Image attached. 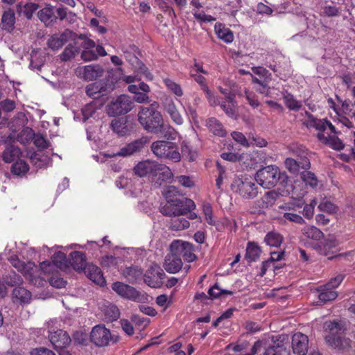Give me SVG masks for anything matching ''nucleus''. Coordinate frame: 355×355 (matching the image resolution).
I'll return each instance as SVG.
<instances>
[{
    "label": "nucleus",
    "mask_w": 355,
    "mask_h": 355,
    "mask_svg": "<svg viewBox=\"0 0 355 355\" xmlns=\"http://www.w3.org/2000/svg\"><path fill=\"white\" fill-rule=\"evenodd\" d=\"M307 119L302 121L307 128H315L318 131L316 137L322 144L336 150H343V142L338 137L340 133L330 121L327 119H318L308 111L304 112Z\"/></svg>",
    "instance_id": "1"
},
{
    "label": "nucleus",
    "mask_w": 355,
    "mask_h": 355,
    "mask_svg": "<svg viewBox=\"0 0 355 355\" xmlns=\"http://www.w3.org/2000/svg\"><path fill=\"white\" fill-rule=\"evenodd\" d=\"M138 121L148 132L162 135L167 139H175L176 131L164 123L162 114L151 104L149 107H141L138 112Z\"/></svg>",
    "instance_id": "2"
},
{
    "label": "nucleus",
    "mask_w": 355,
    "mask_h": 355,
    "mask_svg": "<svg viewBox=\"0 0 355 355\" xmlns=\"http://www.w3.org/2000/svg\"><path fill=\"white\" fill-rule=\"evenodd\" d=\"M255 181L265 189L273 188L279 182L285 186L288 180V177L285 172H282L276 165L264 166L256 173Z\"/></svg>",
    "instance_id": "3"
},
{
    "label": "nucleus",
    "mask_w": 355,
    "mask_h": 355,
    "mask_svg": "<svg viewBox=\"0 0 355 355\" xmlns=\"http://www.w3.org/2000/svg\"><path fill=\"white\" fill-rule=\"evenodd\" d=\"M150 149L159 159L169 160L173 163H178L181 160L178 146L175 142L158 140L151 144Z\"/></svg>",
    "instance_id": "4"
},
{
    "label": "nucleus",
    "mask_w": 355,
    "mask_h": 355,
    "mask_svg": "<svg viewBox=\"0 0 355 355\" xmlns=\"http://www.w3.org/2000/svg\"><path fill=\"white\" fill-rule=\"evenodd\" d=\"M195 207L192 200L180 197L168 200L166 204L161 207L160 211L164 216H179L191 212Z\"/></svg>",
    "instance_id": "5"
},
{
    "label": "nucleus",
    "mask_w": 355,
    "mask_h": 355,
    "mask_svg": "<svg viewBox=\"0 0 355 355\" xmlns=\"http://www.w3.org/2000/svg\"><path fill=\"white\" fill-rule=\"evenodd\" d=\"M231 189L247 199L254 198L258 194L254 180L247 175L236 176L231 184Z\"/></svg>",
    "instance_id": "6"
},
{
    "label": "nucleus",
    "mask_w": 355,
    "mask_h": 355,
    "mask_svg": "<svg viewBox=\"0 0 355 355\" xmlns=\"http://www.w3.org/2000/svg\"><path fill=\"white\" fill-rule=\"evenodd\" d=\"M291 150L297 159L286 158L284 162L286 168L293 173H298L300 168L309 170L311 163L307 157V149L303 146H293Z\"/></svg>",
    "instance_id": "7"
},
{
    "label": "nucleus",
    "mask_w": 355,
    "mask_h": 355,
    "mask_svg": "<svg viewBox=\"0 0 355 355\" xmlns=\"http://www.w3.org/2000/svg\"><path fill=\"white\" fill-rule=\"evenodd\" d=\"M324 327L326 330H329V334L325 336V340L329 346L339 349L349 347L350 340L342 338L344 329L339 322H326Z\"/></svg>",
    "instance_id": "8"
},
{
    "label": "nucleus",
    "mask_w": 355,
    "mask_h": 355,
    "mask_svg": "<svg viewBox=\"0 0 355 355\" xmlns=\"http://www.w3.org/2000/svg\"><path fill=\"white\" fill-rule=\"evenodd\" d=\"M132 105L133 102L129 96L121 95L107 105V112L113 116L123 115L130 112Z\"/></svg>",
    "instance_id": "9"
},
{
    "label": "nucleus",
    "mask_w": 355,
    "mask_h": 355,
    "mask_svg": "<svg viewBox=\"0 0 355 355\" xmlns=\"http://www.w3.org/2000/svg\"><path fill=\"white\" fill-rule=\"evenodd\" d=\"M166 274L157 263H152L144 275V282L151 288H160Z\"/></svg>",
    "instance_id": "10"
},
{
    "label": "nucleus",
    "mask_w": 355,
    "mask_h": 355,
    "mask_svg": "<svg viewBox=\"0 0 355 355\" xmlns=\"http://www.w3.org/2000/svg\"><path fill=\"white\" fill-rule=\"evenodd\" d=\"M170 248L171 252L187 262L190 263L196 259L193 245L189 242L175 240L171 243Z\"/></svg>",
    "instance_id": "11"
},
{
    "label": "nucleus",
    "mask_w": 355,
    "mask_h": 355,
    "mask_svg": "<svg viewBox=\"0 0 355 355\" xmlns=\"http://www.w3.org/2000/svg\"><path fill=\"white\" fill-rule=\"evenodd\" d=\"M125 60L134 67L138 68L141 72L145 73L148 69L146 65L137 58L138 48L134 44H123L119 46Z\"/></svg>",
    "instance_id": "12"
},
{
    "label": "nucleus",
    "mask_w": 355,
    "mask_h": 355,
    "mask_svg": "<svg viewBox=\"0 0 355 355\" xmlns=\"http://www.w3.org/2000/svg\"><path fill=\"white\" fill-rule=\"evenodd\" d=\"M111 338L110 331L104 324L96 325L90 333L91 342L98 347L108 345Z\"/></svg>",
    "instance_id": "13"
},
{
    "label": "nucleus",
    "mask_w": 355,
    "mask_h": 355,
    "mask_svg": "<svg viewBox=\"0 0 355 355\" xmlns=\"http://www.w3.org/2000/svg\"><path fill=\"white\" fill-rule=\"evenodd\" d=\"M49 337L50 342L60 355H62V353L65 352V349L71 341L69 335L62 329L51 332Z\"/></svg>",
    "instance_id": "14"
},
{
    "label": "nucleus",
    "mask_w": 355,
    "mask_h": 355,
    "mask_svg": "<svg viewBox=\"0 0 355 355\" xmlns=\"http://www.w3.org/2000/svg\"><path fill=\"white\" fill-rule=\"evenodd\" d=\"M112 288L119 295L123 298L131 300L133 301L140 300V293L134 287L122 283L116 282L112 284Z\"/></svg>",
    "instance_id": "15"
},
{
    "label": "nucleus",
    "mask_w": 355,
    "mask_h": 355,
    "mask_svg": "<svg viewBox=\"0 0 355 355\" xmlns=\"http://www.w3.org/2000/svg\"><path fill=\"white\" fill-rule=\"evenodd\" d=\"M149 141L150 140L148 137H142L122 147L120 150L115 154V155L119 157H127L139 153L148 143H149Z\"/></svg>",
    "instance_id": "16"
},
{
    "label": "nucleus",
    "mask_w": 355,
    "mask_h": 355,
    "mask_svg": "<svg viewBox=\"0 0 355 355\" xmlns=\"http://www.w3.org/2000/svg\"><path fill=\"white\" fill-rule=\"evenodd\" d=\"M173 178V173L171 168L165 164L157 163L156 171H155L151 181L157 186L163 183L170 182Z\"/></svg>",
    "instance_id": "17"
},
{
    "label": "nucleus",
    "mask_w": 355,
    "mask_h": 355,
    "mask_svg": "<svg viewBox=\"0 0 355 355\" xmlns=\"http://www.w3.org/2000/svg\"><path fill=\"white\" fill-rule=\"evenodd\" d=\"M309 347V338L305 334L297 332L292 337V348L294 354L306 355Z\"/></svg>",
    "instance_id": "18"
},
{
    "label": "nucleus",
    "mask_w": 355,
    "mask_h": 355,
    "mask_svg": "<svg viewBox=\"0 0 355 355\" xmlns=\"http://www.w3.org/2000/svg\"><path fill=\"white\" fill-rule=\"evenodd\" d=\"M338 244L335 239H328L321 243H317L314 248L320 254L328 257L329 259H332L334 257L342 256V254L333 255V250L337 247Z\"/></svg>",
    "instance_id": "19"
},
{
    "label": "nucleus",
    "mask_w": 355,
    "mask_h": 355,
    "mask_svg": "<svg viewBox=\"0 0 355 355\" xmlns=\"http://www.w3.org/2000/svg\"><path fill=\"white\" fill-rule=\"evenodd\" d=\"M105 83L102 81L95 82L89 84L86 87V94L93 99H97L101 96H105L107 92L113 90L114 86L109 85L108 88H105Z\"/></svg>",
    "instance_id": "20"
},
{
    "label": "nucleus",
    "mask_w": 355,
    "mask_h": 355,
    "mask_svg": "<svg viewBox=\"0 0 355 355\" xmlns=\"http://www.w3.org/2000/svg\"><path fill=\"white\" fill-rule=\"evenodd\" d=\"M157 163V162L148 159L140 162L134 167V172L139 177L148 176L151 179L156 171Z\"/></svg>",
    "instance_id": "21"
},
{
    "label": "nucleus",
    "mask_w": 355,
    "mask_h": 355,
    "mask_svg": "<svg viewBox=\"0 0 355 355\" xmlns=\"http://www.w3.org/2000/svg\"><path fill=\"white\" fill-rule=\"evenodd\" d=\"M182 261L175 252L171 251L164 259V267L165 270L172 274L178 272L182 268Z\"/></svg>",
    "instance_id": "22"
},
{
    "label": "nucleus",
    "mask_w": 355,
    "mask_h": 355,
    "mask_svg": "<svg viewBox=\"0 0 355 355\" xmlns=\"http://www.w3.org/2000/svg\"><path fill=\"white\" fill-rule=\"evenodd\" d=\"M71 34V31L65 30L61 34L52 35L47 42L48 46L53 51L58 50L68 41Z\"/></svg>",
    "instance_id": "23"
},
{
    "label": "nucleus",
    "mask_w": 355,
    "mask_h": 355,
    "mask_svg": "<svg viewBox=\"0 0 355 355\" xmlns=\"http://www.w3.org/2000/svg\"><path fill=\"white\" fill-rule=\"evenodd\" d=\"M190 6L193 8L192 14L194 18L200 22H212L216 18L211 15H207L203 10H200L202 5L200 0H191Z\"/></svg>",
    "instance_id": "24"
},
{
    "label": "nucleus",
    "mask_w": 355,
    "mask_h": 355,
    "mask_svg": "<svg viewBox=\"0 0 355 355\" xmlns=\"http://www.w3.org/2000/svg\"><path fill=\"white\" fill-rule=\"evenodd\" d=\"M69 266L75 270L81 272L87 268L86 256L80 251H74L69 254Z\"/></svg>",
    "instance_id": "25"
},
{
    "label": "nucleus",
    "mask_w": 355,
    "mask_h": 355,
    "mask_svg": "<svg viewBox=\"0 0 355 355\" xmlns=\"http://www.w3.org/2000/svg\"><path fill=\"white\" fill-rule=\"evenodd\" d=\"M21 149L16 145L9 144L2 153V160L6 163L16 162L21 156Z\"/></svg>",
    "instance_id": "26"
},
{
    "label": "nucleus",
    "mask_w": 355,
    "mask_h": 355,
    "mask_svg": "<svg viewBox=\"0 0 355 355\" xmlns=\"http://www.w3.org/2000/svg\"><path fill=\"white\" fill-rule=\"evenodd\" d=\"M85 273L88 278L94 282L95 284L103 286L105 284V279L103 277L101 270L99 267L95 265H87V268L84 270Z\"/></svg>",
    "instance_id": "27"
},
{
    "label": "nucleus",
    "mask_w": 355,
    "mask_h": 355,
    "mask_svg": "<svg viewBox=\"0 0 355 355\" xmlns=\"http://www.w3.org/2000/svg\"><path fill=\"white\" fill-rule=\"evenodd\" d=\"M214 31L217 37L225 43L230 44L234 41V33L225 24L217 22L214 25Z\"/></svg>",
    "instance_id": "28"
},
{
    "label": "nucleus",
    "mask_w": 355,
    "mask_h": 355,
    "mask_svg": "<svg viewBox=\"0 0 355 355\" xmlns=\"http://www.w3.org/2000/svg\"><path fill=\"white\" fill-rule=\"evenodd\" d=\"M205 125L209 132L216 136L223 137L227 135V132L222 123L215 117L207 119Z\"/></svg>",
    "instance_id": "29"
},
{
    "label": "nucleus",
    "mask_w": 355,
    "mask_h": 355,
    "mask_svg": "<svg viewBox=\"0 0 355 355\" xmlns=\"http://www.w3.org/2000/svg\"><path fill=\"white\" fill-rule=\"evenodd\" d=\"M12 298L15 303L28 304L31 298V293L24 287L17 286L12 291Z\"/></svg>",
    "instance_id": "30"
},
{
    "label": "nucleus",
    "mask_w": 355,
    "mask_h": 355,
    "mask_svg": "<svg viewBox=\"0 0 355 355\" xmlns=\"http://www.w3.org/2000/svg\"><path fill=\"white\" fill-rule=\"evenodd\" d=\"M221 109L230 118L236 119L238 116L237 103L235 98L223 99L220 101Z\"/></svg>",
    "instance_id": "31"
},
{
    "label": "nucleus",
    "mask_w": 355,
    "mask_h": 355,
    "mask_svg": "<svg viewBox=\"0 0 355 355\" xmlns=\"http://www.w3.org/2000/svg\"><path fill=\"white\" fill-rule=\"evenodd\" d=\"M263 355H290V352L283 343L274 342L264 347Z\"/></svg>",
    "instance_id": "32"
},
{
    "label": "nucleus",
    "mask_w": 355,
    "mask_h": 355,
    "mask_svg": "<svg viewBox=\"0 0 355 355\" xmlns=\"http://www.w3.org/2000/svg\"><path fill=\"white\" fill-rule=\"evenodd\" d=\"M318 291L319 292L318 298L324 304L334 300L338 297V293L325 284L320 286Z\"/></svg>",
    "instance_id": "33"
},
{
    "label": "nucleus",
    "mask_w": 355,
    "mask_h": 355,
    "mask_svg": "<svg viewBox=\"0 0 355 355\" xmlns=\"http://www.w3.org/2000/svg\"><path fill=\"white\" fill-rule=\"evenodd\" d=\"M15 22V12L12 10L9 9L3 12L0 26L3 30L10 32L13 30Z\"/></svg>",
    "instance_id": "34"
},
{
    "label": "nucleus",
    "mask_w": 355,
    "mask_h": 355,
    "mask_svg": "<svg viewBox=\"0 0 355 355\" xmlns=\"http://www.w3.org/2000/svg\"><path fill=\"white\" fill-rule=\"evenodd\" d=\"M103 70L99 66L88 65L83 69V78L86 80H93L102 75Z\"/></svg>",
    "instance_id": "35"
},
{
    "label": "nucleus",
    "mask_w": 355,
    "mask_h": 355,
    "mask_svg": "<svg viewBox=\"0 0 355 355\" xmlns=\"http://www.w3.org/2000/svg\"><path fill=\"white\" fill-rule=\"evenodd\" d=\"M28 171L29 165L21 159L15 162L10 167L11 173L16 176H24Z\"/></svg>",
    "instance_id": "36"
},
{
    "label": "nucleus",
    "mask_w": 355,
    "mask_h": 355,
    "mask_svg": "<svg viewBox=\"0 0 355 355\" xmlns=\"http://www.w3.org/2000/svg\"><path fill=\"white\" fill-rule=\"evenodd\" d=\"M261 254L260 248L254 242H249L246 248L245 259L249 262L255 261Z\"/></svg>",
    "instance_id": "37"
},
{
    "label": "nucleus",
    "mask_w": 355,
    "mask_h": 355,
    "mask_svg": "<svg viewBox=\"0 0 355 355\" xmlns=\"http://www.w3.org/2000/svg\"><path fill=\"white\" fill-rule=\"evenodd\" d=\"M264 241L269 246L279 247L283 241V236L278 232H269L266 234Z\"/></svg>",
    "instance_id": "38"
},
{
    "label": "nucleus",
    "mask_w": 355,
    "mask_h": 355,
    "mask_svg": "<svg viewBox=\"0 0 355 355\" xmlns=\"http://www.w3.org/2000/svg\"><path fill=\"white\" fill-rule=\"evenodd\" d=\"M69 260L62 252H57L52 257V262L60 269H67L69 267Z\"/></svg>",
    "instance_id": "39"
},
{
    "label": "nucleus",
    "mask_w": 355,
    "mask_h": 355,
    "mask_svg": "<svg viewBox=\"0 0 355 355\" xmlns=\"http://www.w3.org/2000/svg\"><path fill=\"white\" fill-rule=\"evenodd\" d=\"M302 234L308 239L315 241L320 240L323 236V232L315 226H306L302 230Z\"/></svg>",
    "instance_id": "40"
},
{
    "label": "nucleus",
    "mask_w": 355,
    "mask_h": 355,
    "mask_svg": "<svg viewBox=\"0 0 355 355\" xmlns=\"http://www.w3.org/2000/svg\"><path fill=\"white\" fill-rule=\"evenodd\" d=\"M37 16L41 21L46 25L51 24L54 19V10L53 8L46 7L37 12Z\"/></svg>",
    "instance_id": "41"
},
{
    "label": "nucleus",
    "mask_w": 355,
    "mask_h": 355,
    "mask_svg": "<svg viewBox=\"0 0 355 355\" xmlns=\"http://www.w3.org/2000/svg\"><path fill=\"white\" fill-rule=\"evenodd\" d=\"M284 101L286 106L290 110L298 111L302 107V103L295 99L291 93L286 92L284 94Z\"/></svg>",
    "instance_id": "42"
},
{
    "label": "nucleus",
    "mask_w": 355,
    "mask_h": 355,
    "mask_svg": "<svg viewBox=\"0 0 355 355\" xmlns=\"http://www.w3.org/2000/svg\"><path fill=\"white\" fill-rule=\"evenodd\" d=\"M163 83L166 88L178 97L183 96V91L181 86L170 78H164Z\"/></svg>",
    "instance_id": "43"
},
{
    "label": "nucleus",
    "mask_w": 355,
    "mask_h": 355,
    "mask_svg": "<svg viewBox=\"0 0 355 355\" xmlns=\"http://www.w3.org/2000/svg\"><path fill=\"white\" fill-rule=\"evenodd\" d=\"M189 221L184 218H175L171 220V228L175 231H180L188 228Z\"/></svg>",
    "instance_id": "44"
},
{
    "label": "nucleus",
    "mask_w": 355,
    "mask_h": 355,
    "mask_svg": "<svg viewBox=\"0 0 355 355\" xmlns=\"http://www.w3.org/2000/svg\"><path fill=\"white\" fill-rule=\"evenodd\" d=\"M301 178L306 183L311 187H315L318 185V179L315 174L308 170H304L301 173Z\"/></svg>",
    "instance_id": "45"
},
{
    "label": "nucleus",
    "mask_w": 355,
    "mask_h": 355,
    "mask_svg": "<svg viewBox=\"0 0 355 355\" xmlns=\"http://www.w3.org/2000/svg\"><path fill=\"white\" fill-rule=\"evenodd\" d=\"M318 209L320 211L327 212L329 214H335L338 210V207L329 200L322 201L318 205Z\"/></svg>",
    "instance_id": "46"
},
{
    "label": "nucleus",
    "mask_w": 355,
    "mask_h": 355,
    "mask_svg": "<svg viewBox=\"0 0 355 355\" xmlns=\"http://www.w3.org/2000/svg\"><path fill=\"white\" fill-rule=\"evenodd\" d=\"M278 197V194L275 191H270L266 193L262 198L263 207H268L273 205Z\"/></svg>",
    "instance_id": "47"
},
{
    "label": "nucleus",
    "mask_w": 355,
    "mask_h": 355,
    "mask_svg": "<svg viewBox=\"0 0 355 355\" xmlns=\"http://www.w3.org/2000/svg\"><path fill=\"white\" fill-rule=\"evenodd\" d=\"M181 150L182 157H185L189 162H193L197 156V153L195 151L191 150V147L185 141H183L181 144Z\"/></svg>",
    "instance_id": "48"
},
{
    "label": "nucleus",
    "mask_w": 355,
    "mask_h": 355,
    "mask_svg": "<svg viewBox=\"0 0 355 355\" xmlns=\"http://www.w3.org/2000/svg\"><path fill=\"white\" fill-rule=\"evenodd\" d=\"M98 109V106L95 101L87 103L83 109L82 112L85 119L92 117Z\"/></svg>",
    "instance_id": "49"
},
{
    "label": "nucleus",
    "mask_w": 355,
    "mask_h": 355,
    "mask_svg": "<svg viewBox=\"0 0 355 355\" xmlns=\"http://www.w3.org/2000/svg\"><path fill=\"white\" fill-rule=\"evenodd\" d=\"M317 205V201L314 198L311 200L310 203L306 204L303 208V216L307 219H311L314 215V209Z\"/></svg>",
    "instance_id": "50"
},
{
    "label": "nucleus",
    "mask_w": 355,
    "mask_h": 355,
    "mask_svg": "<svg viewBox=\"0 0 355 355\" xmlns=\"http://www.w3.org/2000/svg\"><path fill=\"white\" fill-rule=\"evenodd\" d=\"M76 52V48L70 44L65 47L63 52L60 55V58L64 61L69 60L71 58L75 56Z\"/></svg>",
    "instance_id": "51"
},
{
    "label": "nucleus",
    "mask_w": 355,
    "mask_h": 355,
    "mask_svg": "<svg viewBox=\"0 0 355 355\" xmlns=\"http://www.w3.org/2000/svg\"><path fill=\"white\" fill-rule=\"evenodd\" d=\"M232 293H233L232 291L220 289L217 284H215L208 291V294L211 298H217L220 297L222 294L232 295Z\"/></svg>",
    "instance_id": "52"
},
{
    "label": "nucleus",
    "mask_w": 355,
    "mask_h": 355,
    "mask_svg": "<svg viewBox=\"0 0 355 355\" xmlns=\"http://www.w3.org/2000/svg\"><path fill=\"white\" fill-rule=\"evenodd\" d=\"M39 6L37 4L34 3H26L21 10V12L27 18L31 19Z\"/></svg>",
    "instance_id": "53"
},
{
    "label": "nucleus",
    "mask_w": 355,
    "mask_h": 355,
    "mask_svg": "<svg viewBox=\"0 0 355 355\" xmlns=\"http://www.w3.org/2000/svg\"><path fill=\"white\" fill-rule=\"evenodd\" d=\"M191 77H192L194 80L200 85L201 89L203 92H207L209 93V87L207 83L206 78L200 74L194 73L191 71Z\"/></svg>",
    "instance_id": "54"
},
{
    "label": "nucleus",
    "mask_w": 355,
    "mask_h": 355,
    "mask_svg": "<svg viewBox=\"0 0 355 355\" xmlns=\"http://www.w3.org/2000/svg\"><path fill=\"white\" fill-rule=\"evenodd\" d=\"M33 144L35 146L42 150H44L49 148L48 141L40 134H34Z\"/></svg>",
    "instance_id": "55"
},
{
    "label": "nucleus",
    "mask_w": 355,
    "mask_h": 355,
    "mask_svg": "<svg viewBox=\"0 0 355 355\" xmlns=\"http://www.w3.org/2000/svg\"><path fill=\"white\" fill-rule=\"evenodd\" d=\"M23 282L22 277L16 274L15 272H12L8 277H6V283L8 286H15L17 285H20Z\"/></svg>",
    "instance_id": "56"
},
{
    "label": "nucleus",
    "mask_w": 355,
    "mask_h": 355,
    "mask_svg": "<svg viewBox=\"0 0 355 355\" xmlns=\"http://www.w3.org/2000/svg\"><path fill=\"white\" fill-rule=\"evenodd\" d=\"M283 217L285 219H286L291 222L295 223L297 224L302 225V224L304 223V220L303 219V218L300 215L297 214L295 213L286 212L284 214Z\"/></svg>",
    "instance_id": "57"
},
{
    "label": "nucleus",
    "mask_w": 355,
    "mask_h": 355,
    "mask_svg": "<svg viewBox=\"0 0 355 355\" xmlns=\"http://www.w3.org/2000/svg\"><path fill=\"white\" fill-rule=\"evenodd\" d=\"M245 96L246 100L252 107L257 108L259 106L260 103L254 93L245 90Z\"/></svg>",
    "instance_id": "58"
},
{
    "label": "nucleus",
    "mask_w": 355,
    "mask_h": 355,
    "mask_svg": "<svg viewBox=\"0 0 355 355\" xmlns=\"http://www.w3.org/2000/svg\"><path fill=\"white\" fill-rule=\"evenodd\" d=\"M81 58L86 62L93 61L98 59L97 54L94 49H83L81 53Z\"/></svg>",
    "instance_id": "59"
},
{
    "label": "nucleus",
    "mask_w": 355,
    "mask_h": 355,
    "mask_svg": "<svg viewBox=\"0 0 355 355\" xmlns=\"http://www.w3.org/2000/svg\"><path fill=\"white\" fill-rule=\"evenodd\" d=\"M178 189L175 187L168 186L166 187L164 191V196L166 200V202L168 201V200L178 198L177 194H178ZM178 198L180 197L178 196Z\"/></svg>",
    "instance_id": "60"
},
{
    "label": "nucleus",
    "mask_w": 355,
    "mask_h": 355,
    "mask_svg": "<svg viewBox=\"0 0 355 355\" xmlns=\"http://www.w3.org/2000/svg\"><path fill=\"white\" fill-rule=\"evenodd\" d=\"M345 275L339 274L337 276L331 278L325 285H327V287L331 288L334 290L340 286V284L345 279Z\"/></svg>",
    "instance_id": "61"
},
{
    "label": "nucleus",
    "mask_w": 355,
    "mask_h": 355,
    "mask_svg": "<svg viewBox=\"0 0 355 355\" xmlns=\"http://www.w3.org/2000/svg\"><path fill=\"white\" fill-rule=\"evenodd\" d=\"M164 110L168 113H171L173 111L176 110L178 108L175 104L173 99L170 97H166L163 101Z\"/></svg>",
    "instance_id": "62"
},
{
    "label": "nucleus",
    "mask_w": 355,
    "mask_h": 355,
    "mask_svg": "<svg viewBox=\"0 0 355 355\" xmlns=\"http://www.w3.org/2000/svg\"><path fill=\"white\" fill-rule=\"evenodd\" d=\"M323 12L329 17H337L340 15V8L334 6H326L323 8Z\"/></svg>",
    "instance_id": "63"
},
{
    "label": "nucleus",
    "mask_w": 355,
    "mask_h": 355,
    "mask_svg": "<svg viewBox=\"0 0 355 355\" xmlns=\"http://www.w3.org/2000/svg\"><path fill=\"white\" fill-rule=\"evenodd\" d=\"M232 137L234 141L241 144L242 146L246 147L250 146L246 137L243 133L234 131L232 133Z\"/></svg>",
    "instance_id": "64"
}]
</instances>
